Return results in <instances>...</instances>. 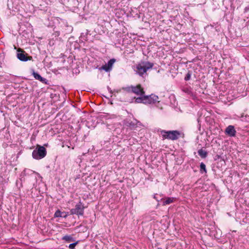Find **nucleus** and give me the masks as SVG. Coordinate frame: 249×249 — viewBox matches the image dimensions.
I'll return each instance as SVG.
<instances>
[{"label":"nucleus","mask_w":249,"mask_h":249,"mask_svg":"<svg viewBox=\"0 0 249 249\" xmlns=\"http://www.w3.org/2000/svg\"><path fill=\"white\" fill-rule=\"evenodd\" d=\"M116 62V59L114 58L111 59L107 64L102 66L99 68V70H104L107 72H110L113 68L114 63Z\"/></svg>","instance_id":"obj_5"},{"label":"nucleus","mask_w":249,"mask_h":249,"mask_svg":"<svg viewBox=\"0 0 249 249\" xmlns=\"http://www.w3.org/2000/svg\"><path fill=\"white\" fill-rule=\"evenodd\" d=\"M161 134L164 139H168L172 140H175L178 139L180 133L178 131H162Z\"/></svg>","instance_id":"obj_4"},{"label":"nucleus","mask_w":249,"mask_h":249,"mask_svg":"<svg viewBox=\"0 0 249 249\" xmlns=\"http://www.w3.org/2000/svg\"><path fill=\"white\" fill-rule=\"evenodd\" d=\"M68 215L67 213L65 212H61L59 210H57L55 212L54 216L55 217H66Z\"/></svg>","instance_id":"obj_10"},{"label":"nucleus","mask_w":249,"mask_h":249,"mask_svg":"<svg viewBox=\"0 0 249 249\" xmlns=\"http://www.w3.org/2000/svg\"><path fill=\"white\" fill-rule=\"evenodd\" d=\"M63 240H64L68 242H71L73 241L72 237L70 235H66L64 236L62 238Z\"/></svg>","instance_id":"obj_14"},{"label":"nucleus","mask_w":249,"mask_h":249,"mask_svg":"<svg viewBox=\"0 0 249 249\" xmlns=\"http://www.w3.org/2000/svg\"><path fill=\"white\" fill-rule=\"evenodd\" d=\"M124 89L128 92H132L137 95L142 96L145 93L143 88L140 84L136 86H131L126 87Z\"/></svg>","instance_id":"obj_2"},{"label":"nucleus","mask_w":249,"mask_h":249,"mask_svg":"<svg viewBox=\"0 0 249 249\" xmlns=\"http://www.w3.org/2000/svg\"><path fill=\"white\" fill-rule=\"evenodd\" d=\"M77 244V243H72V244H71L70 245H69V248L70 249H73L75 247V246H76V245Z\"/></svg>","instance_id":"obj_17"},{"label":"nucleus","mask_w":249,"mask_h":249,"mask_svg":"<svg viewBox=\"0 0 249 249\" xmlns=\"http://www.w3.org/2000/svg\"><path fill=\"white\" fill-rule=\"evenodd\" d=\"M175 199L174 197H167L163 201V205H166L169 204L172 202H173L175 201Z\"/></svg>","instance_id":"obj_11"},{"label":"nucleus","mask_w":249,"mask_h":249,"mask_svg":"<svg viewBox=\"0 0 249 249\" xmlns=\"http://www.w3.org/2000/svg\"><path fill=\"white\" fill-rule=\"evenodd\" d=\"M199 155L202 158H205L207 155V153L202 149H200L198 151Z\"/></svg>","instance_id":"obj_13"},{"label":"nucleus","mask_w":249,"mask_h":249,"mask_svg":"<svg viewBox=\"0 0 249 249\" xmlns=\"http://www.w3.org/2000/svg\"><path fill=\"white\" fill-rule=\"evenodd\" d=\"M245 11H248L249 10V6L246 7L245 9Z\"/></svg>","instance_id":"obj_19"},{"label":"nucleus","mask_w":249,"mask_h":249,"mask_svg":"<svg viewBox=\"0 0 249 249\" xmlns=\"http://www.w3.org/2000/svg\"><path fill=\"white\" fill-rule=\"evenodd\" d=\"M144 100H145L144 96H142V97H138V98H136L135 102L136 103H143V104H144V102L145 101Z\"/></svg>","instance_id":"obj_12"},{"label":"nucleus","mask_w":249,"mask_h":249,"mask_svg":"<svg viewBox=\"0 0 249 249\" xmlns=\"http://www.w3.org/2000/svg\"><path fill=\"white\" fill-rule=\"evenodd\" d=\"M46 155V150L44 147L38 146L37 149L34 150L32 153V156L34 159L36 160H40Z\"/></svg>","instance_id":"obj_3"},{"label":"nucleus","mask_w":249,"mask_h":249,"mask_svg":"<svg viewBox=\"0 0 249 249\" xmlns=\"http://www.w3.org/2000/svg\"><path fill=\"white\" fill-rule=\"evenodd\" d=\"M153 64L148 62H142L136 66V72L142 76L147 71L152 68Z\"/></svg>","instance_id":"obj_1"},{"label":"nucleus","mask_w":249,"mask_h":249,"mask_svg":"<svg viewBox=\"0 0 249 249\" xmlns=\"http://www.w3.org/2000/svg\"><path fill=\"white\" fill-rule=\"evenodd\" d=\"M226 133L230 136H234L236 131L232 125L228 126L226 129Z\"/></svg>","instance_id":"obj_9"},{"label":"nucleus","mask_w":249,"mask_h":249,"mask_svg":"<svg viewBox=\"0 0 249 249\" xmlns=\"http://www.w3.org/2000/svg\"><path fill=\"white\" fill-rule=\"evenodd\" d=\"M34 77L37 80H39L41 81H43V78L37 73L34 72L33 73Z\"/></svg>","instance_id":"obj_15"},{"label":"nucleus","mask_w":249,"mask_h":249,"mask_svg":"<svg viewBox=\"0 0 249 249\" xmlns=\"http://www.w3.org/2000/svg\"><path fill=\"white\" fill-rule=\"evenodd\" d=\"M144 104H151L159 102L158 96L154 94H151L150 96H144Z\"/></svg>","instance_id":"obj_6"},{"label":"nucleus","mask_w":249,"mask_h":249,"mask_svg":"<svg viewBox=\"0 0 249 249\" xmlns=\"http://www.w3.org/2000/svg\"><path fill=\"white\" fill-rule=\"evenodd\" d=\"M71 214H75L77 215H82L83 213V209L80 205H76L74 209H72L71 211Z\"/></svg>","instance_id":"obj_8"},{"label":"nucleus","mask_w":249,"mask_h":249,"mask_svg":"<svg viewBox=\"0 0 249 249\" xmlns=\"http://www.w3.org/2000/svg\"><path fill=\"white\" fill-rule=\"evenodd\" d=\"M190 74L189 73H188L187 76L185 77V80H188L190 79Z\"/></svg>","instance_id":"obj_18"},{"label":"nucleus","mask_w":249,"mask_h":249,"mask_svg":"<svg viewBox=\"0 0 249 249\" xmlns=\"http://www.w3.org/2000/svg\"><path fill=\"white\" fill-rule=\"evenodd\" d=\"M18 51V53L17 54V57L20 60L26 61L27 60H31L32 59V56H28L27 53L21 51L20 49H19Z\"/></svg>","instance_id":"obj_7"},{"label":"nucleus","mask_w":249,"mask_h":249,"mask_svg":"<svg viewBox=\"0 0 249 249\" xmlns=\"http://www.w3.org/2000/svg\"><path fill=\"white\" fill-rule=\"evenodd\" d=\"M200 167L201 170H203L205 172H206V166L204 163L202 162L201 163Z\"/></svg>","instance_id":"obj_16"}]
</instances>
